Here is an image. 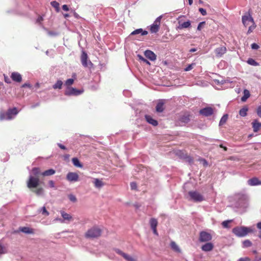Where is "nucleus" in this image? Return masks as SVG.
<instances>
[{
	"instance_id": "obj_11",
	"label": "nucleus",
	"mask_w": 261,
	"mask_h": 261,
	"mask_svg": "<svg viewBox=\"0 0 261 261\" xmlns=\"http://www.w3.org/2000/svg\"><path fill=\"white\" fill-rule=\"evenodd\" d=\"M79 176L75 172H69L66 175V179L70 182H75L79 180Z\"/></svg>"
},
{
	"instance_id": "obj_59",
	"label": "nucleus",
	"mask_w": 261,
	"mask_h": 261,
	"mask_svg": "<svg viewBox=\"0 0 261 261\" xmlns=\"http://www.w3.org/2000/svg\"><path fill=\"white\" fill-rule=\"evenodd\" d=\"M116 253H117L118 254L121 255V256H123V254H125V253L123 252L121 250L117 249L116 250Z\"/></svg>"
},
{
	"instance_id": "obj_5",
	"label": "nucleus",
	"mask_w": 261,
	"mask_h": 261,
	"mask_svg": "<svg viewBox=\"0 0 261 261\" xmlns=\"http://www.w3.org/2000/svg\"><path fill=\"white\" fill-rule=\"evenodd\" d=\"M83 90H79L72 87H67V89L64 92L66 96H77L82 94Z\"/></svg>"
},
{
	"instance_id": "obj_58",
	"label": "nucleus",
	"mask_w": 261,
	"mask_h": 261,
	"mask_svg": "<svg viewBox=\"0 0 261 261\" xmlns=\"http://www.w3.org/2000/svg\"><path fill=\"white\" fill-rule=\"evenodd\" d=\"M57 145L62 149H63V150L67 149V148L64 145H62L61 143H58Z\"/></svg>"
},
{
	"instance_id": "obj_17",
	"label": "nucleus",
	"mask_w": 261,
	"mask_h": 261,
	"mask_svg": "<svg viewBox=\"0 0 261 261\" xmlns=\"http://www.w3.org/2000/svg\"><path fill=\"white\" fill-rule=\"evenodd\" d=\"M11 78L13 81L17 83H20L22 81L21 74L17 72H12L11 75Z\"/></svg>"
},
{
	"instance_id": "obj_8",
	"label": "nucleus",
	"mask_w": 261,
	"mask_h": 261,
	"mask_svg": "<svg viewBox=\"0 0 261 261\" xmlns=\"http://www.w3.org/2000/svg\"><path fill=\"white\" fill-rule=\"evenodd\" d=\"M242 23L243 25L246 27L249 24V22H251L254 23V20L250 14L249 12L246 13L242 17Z\"/></svg>"
},
{
	"instance_id": "obj_13",
	"label": "nucleus",
	"mask_w": 261,
	"mask_h": 261,
	"mask_svg": "<svg viewBox=\"0 0 261 261\" xmlns=\"http://www.w3.org/2000/svg\"><path fill=\"white\" fill-rule=\"evenodd\" d=\"M190 120V115L188 114H185L179 117L178 121L180 125H184L188 123Z\"/></svg>"
},
{
	"instance_id": "obj_46",
	"label": "nucleus",
	"mask_w": 261,
	"mask_h": 261,
	"mask_svg": "<svg viewBox=\"0 0 261 261\" xmlns=\"http://www.w3.org/2000/svg\"><path fill=\"white\" fill-rule=\"evenodd\" d=\"M74 82V80L72 79H69L66 80L65 82V85L67 86V87H70L69 86L73 84Z\"/></svg>"
},
{
	"instance_id": "obj_64",
	"label": "nucleus",
	"mask_w": 261,
	"mask_h": 261,
	"mask_svg": "<svg viewBox=\"0 0 261 261\" xmlns=\"http://www.w3.org/2000/svg\"><path fill=\"white\" fill-rule=\"evenodd\" d=\"M256 226L258 229H261V222L257 223Z\"/></svg>"
},
{
	"instance_id": "obj_25",
	"label": "nucleus",
	"mask_w": 261,
	"mask_h": 261,
	"mask_svg": "<svg viewBox=\"0 0 261 261\" xmlns=\"http://www.w3.org/2000/svg\"><path fill=\"white\" fill-rule=\"evenodd\" d=\"M93 183L97 188H100L104 185L103 182L98 178H95Z\"/></svg>"
},
{
	"instance_id": "obj_34",
	"label": "nucleus",
	"mask_w": 261,
	"mask_h": 261,
	"mask_svg": "<svg viewBox=\"0 0 261 261\" xmlns=\"http://www.w3.org/2000/svg\"><path fill=\"white\" fill-rule=\"evenodd\" d=\"M62 85H63V82L61 80H58V81H57L56 83L53 86V88L54 89H61L62 87Z\"/></svg>"
},
{
	"instance_id": "obj_28",
	"label": "nucleus",
	"mask_w": 261,
	"mask_h": 261,
	"mask_svg": "<svg viewBox=\"0 0 261 261\" xmlns=\"http://www.w3.org/2000/svg\"><path fill=\"white\" fill-rule=\"evenodd\" d=\"M170 246H171V249L173 250H174V251L177 252H180V250L178 246L176 244V243L175 242L172 241L170 243Z\"/></svg>"
},
{
	"instance_id": "obj_1",
	"label": "nucleus",
	"mask_w": 261,
	"mask_h": 261,
	"mask_svg": "<svg viewBox=\"0 0 261 261\" xmlns=\"http://www.w3.org/2000/svg\"><path fill=\"white\" fill-rule=\"evenodd\" d=\"M102 230L97 226H94L89 229L85 234L87 239H97L101 235Z\"/></svg>"
},
{
	"instance_id": "obj_3",
	"label": "nucleus",
	"mask_w": 261,
	"mask_h": 261,
	"mask_svg": "<svg viewBox=\"0 0 261 261\" xmlns=\"http://www.w3.org/2000/svg\"><path fill=\"white\" fill-rule=\"evenodd\" d=\"M18 113V111L16 108L9 109L6 113H2L0 114V119L10 120L12 118V115H16Z\"/></svg>"
},
{
	"instance_id": "obj_60",
	"label": "nucleus",
	"mask_w": 261,
	"mask_h": 261,
	"mask_svg": "<svg viewBox=\"0 0 261 261\" xmlns=\"http://www.w3.org/2000/svg\"><path fill=\"white\" fill-rule=\"evenodd\" d=\"M62 9L63 10L65 11H69V8L68 7L67 5H64L62 6Z\"/></svg>"
},
{
	"instance_id": "obj_37",
	"label": "nucleus",
	"mask_w": 261,
	"mask_h": 261,
	"mask_svg": "<svg viewBox=\"0 0 261 261\" xmlns=\"http://www.w3.org/2000/svg\"><path fill=\"white\" fill-rule=\"evenodd\" d=\"M50 5L52 7L55 8L56 9V10L57 12H59L60 9H59V3L56 1H52L50 3Z\"/></svg>"
},
{
	"instance_id": "obj_44",
	"label": "nucleus",
	"mask_w": 261,
	"mask_h": 261,
	"mask_svg": "<svg viewBox=\"0 0 261 261\" xmlns=\"http://www.w3.org/2000/svg\"><path fill=\"white\" fill-rule=\"evenodd\" d=\"M256 25L254 22V23H252V24L249 27L248 30L247 31V34H250L253 30L256 28Z\"/></svg>"
},
{
	"instance_id": "obj_62",
	"label": "nucleus",
	"mask_w": 261,
	"mask_h": 261,
	"mask_svg": "<svg viewBox=\"0 0 261 261\" xmlns=\"http://www.w3.org/2000/svg\"><path fill=\"white\" fill-rule=\"evenodd\" d=\"M5 82L8 84L11 83V81L8 77H5Z\"/></svg>"
},
{
	"instance_id": "obj_27",
	"label": "nucleus",
	"mask_w": 261,
	"mask_h": 261,
	"mask_svg": "<svg viewBox=\"0 0 261 261\" xmlns=\"http://www.w3.org/2000/svg\"><path fill=\"white\" fill-rule=\"evenodd\" d=\"M158 223L157 220L154 218H151L149 220V224L151 229L156 228Z\"/></svg>"
},
{
	"instance_id": "obj_2",
	"label": "nucleus",
	"mask_w": 261,
	"mask_h": 261,
	"mask_svg": "<svg viewBox=\"0 0 261 261\" xmlns=\"http://www.w3.org/2000/svg\"><path fill=\"white\" fill-rule=\"evenodd\" d=\"M252 229L250 227L245 226H237L234 227L232 232L238 237H244L247 236L249 233L252 232Z\"/></svg>"
},
{
	"instance_id": "obj_7",
	"label": "nucleus",
	"mask_w": 261,
	"mask_h": 261,
	"mask_svg": "<svg viewBox=\"0 0 261 261\" xmlns=\"http://www.w3.org/2000/svg\"><path fill=\"white\" fill-rule=\"evenodd\" d=\"M39 185V179L37 177H34L32 175L29 176L27 182V186L29 189L37 187Z\"/></svg>"
},
{
	"instance_id": "obj_21",
	"label": "nucleus",
	"mask_w": 261,
	"mask_h": 261,
	"mask_svg": "<svg viewBox=\"0 0 261 261\" xmlns=\"http://www.w3.org/2000/svg\"><path fill=\"white\" fill-rule=\"evenodd\" d=\"M252 125L253 131L255 133L257 132L259 130V128L261 127V123L259 122L257 119H255L252 122Z\"/></svg>"
},
{
	"instance_id": "obj_16",
	"label": "nucleus",
	"mask_w": 261,
	"mask_h": 261,
	"mask_svg": "<svg viewBox=\"0 0 261 261\" xmlns=\"http://www.w3.org/2000/svg\"><path fill=\"white\" fill-rule=\"evenodd\" d=\"M177 154L181 158L186 160L187 162H188L190 164H191L193 163V159L190 156H188L186 154H184V152L181 151H179L177 153Z\"/></svg>"
},
{
	"instance_id": "obj_10",
	"label": "nucleus",
	"mask_w": 261,
	"mask_h": 261,
	"mask_svg": "<svg viewBox=\"0 0 261 261\" xmlns=\"http://www.w3.org/2000/svg\"><path fill=\"white\" fill-rule=\"evenodd\" d=\"M214 113V109L211 107H205L199 111V114L203 116H211Z\"/></svg>"
},
{
	"instance_id": "obj_55",
	"label": "nucleus",
	"mask_w": 261,
	"mask_h": 261,
	"mask_svg": "<svg viewBox=\"0 0 261 261\" xmlns=\"http://www.w3.org/2000/svg\"><path fill=\"white\" fill-rule=\"evenodd\" d=\"M251 46L252 49H257L259 48L258 45L255 43H252Z\"/></svg>"
},
{
	"instance_id": "obj_39",
	"label": "nucleus",
	"mask_w": 261,
	"mask_h": 261,
	"mask_svg": "<svg viewBox=\"0 0 261 261\" xmlns=\"http://www.w3.org/2000/svg\"><path fill=\"white\" fill-rule=\"evenodd\" d=\"M252 242L249 240H246L243 242V247L246 248L251 246Z\"/></svg>"
},
{
	"instance_id": "obj_18",
	"label": "nucleus",
	"mask_w": 261,
	"mask_h": 261,
	"mask_svg": "<svg viewBox=\"0 0 261 261\" xmlns=\"http://www.w3.org/2000/svg\"><path fill=\"white\" fill-rule=\"evenodd\" d=\"M140 34H141V35L142 36L146 35L148 34V32L147 31H144L142 29H138L132 32L129 35V37H131L132 36Z\"/></svg>"
},
{
	"instance_id": "obj_22",
	"label": "nucleus",
	"mask_w": 261,
	"mask_h": 261,
	"mask_svg": "<svg viewBox=\"0 0 261 261\" xmlns=\"http://www.w3.org/2000/svg\"><path fill=\"white\" fill-rule=\"evenodd\" d=\"M248 184L250 186H256L261 185V181L259 180L257 178L253 177L248 180Z\"/></svg>"
},
{
	"instance_id": "obj_51",
	"label": "nucleus",
	"mask_w": 261,
	"mask_h": 261,
	"mask_svg": "<svg viewBox=\"0 0 261 261\" xmlns=\"http://www.w3.org/2000/svg\"><path fill=\"white\" fill-rule=\"evenodd\" d=\"M195 65V64H189L185 69V70L186 71H188L191 70L193 68V66Z\"/></svg>"
},
{
	"instance_id": "obj_26",
	"label": "nucleus",
	"mask_w": 261,
	"mask_h": 261,
	"mask_svg": "<svg viewBox=\"0 0 261 261\" xmlns=\"http://www.w3.org/2000/svg\"><path fill=\"white\" fill-rule=\"evenodd\" d=\"M72 162L73 165L75 167L82 168L83 165L81 164L79 161V160L76 158H73L72 159Z\"/></svg>"
},
{
	"instance_id": "obj_20",
	"label": "nucleus",
	"mask_w": 261,
	"mask_h": 261,
	"mask_svg": "<svg viewBox=\"0 0 261 261\" xmlns=\"http://www.w3.org/2000/svg\"><path fill=\"white\" fill-rule=\"evenodd\" d=\"M214 245L212 243H206L201 247V249L205 252L210 251L213 250Z\"/></svg>"
},
{
	"instance_id": "obj_42",
	"label": "nucleus",
	"mask_w": 261,
	"mask_h": 261,
	"mask_svg": "<svg viewBox=\"0 0 261 261\" xmlns=\"http://www.w3.org/2000/svg\"><path fill=\"white\" fill-rule=\"evenodd\" d=\"M40 212H41L44 216H48L49 214V212L46 210L45 206H43L40 208Z\"/></svg>"
},
{
	"instance_id": "obj_35",
	"label": "nucleus",
	"mask_w": 261,
	"mask_h": 261,
	"mask_svg": "<svg viewBox=\"0 0 261 261\" xmlns=\"http://www.w3.org/2000/svg\"><path fill=\"white\" fill-rule=\"evenodd\" d=\"M159 27L158 24H154V23L151 26L150 31L152 33H156L159 31Z\"/></svg>"
},
{
	"instance_id": "obj_30",
	"label": "nucleus",
	"mask_w": 261,
	"mask_h": 261,
	"mask_svg": "<svg viewBox=\"0 0 261 261\" xmlns=\"http://www.w3.org/2000/svg\"><path fill=\"white\" fill-rule=\"evenodd\" d=\"M244 95L241 98V100L242 101H245L250 96V92L247 90L245 89L243 92Z\"/></svg>"
},
{
	"instance_id": "obj_24",
	"label": "nucleus",
	"mask_w": 261,
	"mask_h": 261,
	"mask_svg": "<svg viewBox=\"0 0 261 261\" xmlns=\"http://www.w3.org/2000/svg\"><path fill=\"white\" fill-rule=\"evenodd\" d=\"M19 231L27 234H32L34 233L33 230L28 227H20L19 228Z\"/></svg>"
},
{
	"instance_id": "obj_54",
	"label": "nucleus",
	"mask_w": 261,
	"mask_h": 261,
	"mask_svg": "<svg viewBox=\"0 0 261 261\" xmlns=\"http://www.w3.org/2000/svg\"><path fill=\"white\" fill-rule=\"evenodd\" d=\"M256 113L257 115L261 118V106H258L256 109Z\"/></svg>"
},
{
	"instance_id": "obj_43",
	"label": "nucleus",
	"mask_w": 261,
	"mask_h": 261,
	"mask_svg": "<svg viewBox=\"0 0 261 261\" xmlns=\"http://www.w3.org/2000/svg\"><path fill=\"white\" fill-rule=\"evenodd\" d=\"M232 222V220H226V221H223L222 223V225L223 226V227L224 228H229V224Z\"/></svg>"
},
{
	"instance_id": "obj_41",
	"label": "nucleus",
	"mask_w": 261,
	"mask_h": 261,
	"mask_svg": "<svg viewBox=\"0 0 261 261\" xmlns=\"http://www.w3.org/2000/svg\"><path fill=\"white\" fill-rule=\"evenodd\" d=\"M123 257L127 261H136V260L135 258H134L133 257L126 253L123 254Z\"/></svg>"
},
{
	"instance_id": "obj_33",
	"label": "nucleus",
	"mask_w": 261,
	"mask_h": 261,
	"mask_svg": "<svg viewBox=\"0 0 261 261\" xmlns=\"http://www.w3.org/2000/svg\"><path fill=\"white\" fill-rule=\"evenodd\" d=\"M191 26V22L190 20H188L186 22H184L181 24H179L178 28L179 29H182L184 28H188Z\"/></svg>"
},
{
	"instance_id": "obj_6",
	"label": "nucleus",
	"mask_w": 261,
	"mask_h": 261,
	"mask_svg": "<svg viewBox=\"0 0 261 261\" xmlns=\"http://www.w3.org/2000/svg\"><path fill=\"white\" fill-rule=\"evenodd\" d=\"M81 60L82 65L85 67L90 69L93 66V63L90 60L88 61V55L85 51H82Z\"/></svg>"
},
{
	"instance_id": "obj_40",
	"label": "nucleus",
	"mask_w": 261,
	"mask_h": 261,
	"mask_svg": "<svg viewBox=\"0 0 261 261\" xmlns=\"http://www.w3.org/2000/svg\"><path fill=\"white\" fill-rule=\"evenodd\" d=\"M247 63L252 66H256L259 65L258 63L256 62L254 59L252 58H249L247 60Z\"/></svg>"
},
{
	"instance_id": "obj_45",
	"label": "nucleus",
	"mask_w": 261,
	"mask_h": 261,
	"mask_svg": "<svg viewBox=\"0 0 261 261\" xmlns=\"http://www.w3.org/2000/svg\"><path fill=\"white\" fill-rule=\"evenodd\" d=\"M137 56L140 60L143 61V62L147 64H150L149 62L147 60L145 59L142 56L140 55H138Z\"/></svg>"
},
{
	"instance_id": "obj_38",
	"label": "nucleus",
	"mask_w": 261,
	"mask_h": 261,
	"mask_svg": "<svg viewBox=\"0 0 261 261\" xmlns=\"http://www.w3.org/2000/svg\"><path fill=\"white\" fill-rule=\"evenodd\" d=\"M33 192L35 193L38 196H40L43 194L44 190L42 188H39L37 190H34L32 191Z\"/></svg>"
},
{
	"instance_id": "obj_31",
	"label": "nucleus",
	"mask_w": 261,
	"mask_h": 261,
	"mask_svg": "<svg viewBox=\"0 0 261 261\" xmlns=\"http://www.w3.org/2000/svg\"><path fill=\"white\" fill-rule=\"evenodd\" d=\"M32 173L34 176V177H37L39 178L40 175H41L42 173H41L40 169L39 168L34 167L32 169Z\"/></svg>"
},
{
	"instance_id": "obj_57",
	"label": "nucleus",
	"mask_w": 261,
	"mask_h": 261,
	"mask_svg": "<svg viewBox=\"0 0 261 261\" xmlns=\"http://www.w3.org/2000/svg\"><path fill=\"white\" fill-rule=\"evenodd\" d=\"M49 186L50 188L55 187V183L53 180H49L48 182Z\"/></svg>"
},
{
	"instance_id": "obj_9",
	"label": "nucleus",
	"mask_w": 261,
	"mask_h": 261,
	"mask_svg": "<svg viewBox=\"0 0 261 261\" xmlns=\"http://www.w3.org/2000/svg\"><path fill=\"white\" fill-rule=\"evenodd\" d=\"M212 235L206 231H202L200 232L199 234V240L201 242H208L212 240Z\"/></svg>"
},
{
	"instance_id": "obj_63",
	"label": "nucleus",
	"mask_w": 261,
	"mask_h": 261,
	"mask_svg": "<svg viewBox=\"0 0 261 261\" xmlns=\"http://www.w3.org/2000/svg\"><path fill=\"white\" fill-rule=\"evenodd\" d=\"M43 20V18L42 16H39L37 19V22H39V23H40Z\"/></svg>"
},
{
	"instance_id": "obj_23",
	"label": "nucleus",
	"mask_w": 261,
	"mask_h": 261,
	"mask_svg": "<svg viewBox=\"0 0 261 261\" xmlns=\"http://www.w3.org/2000/svg\"><path fill=\"white\" fill-rule=\"evenodd\" d=\"M145 117L146 121L149 123L154 126L158 125V121L156 120L153 119L150 116L146 115Z\"/></svg>"
},
{
	"instance_id": "obj_4",
	"label": "nucleus",
	"mask_w": 261,
	"mask_h": 261,
	"mask_svg": "<svg viewBox=\"0 0 261 261\" xmlns=\"http://www.w3.org/2000/svg\"><path fill=\"white\" fill-rule=\"evenodd\" d=\"M188 194L190 196V200L195 202H200L204 200V197L197 191H189Z\"/></svg>"
},
{
	"instance_id": "obj_15",
	"label": "nucleus",
	"mask_w": 261,
	"mask_h": 261,
	"mask_svg": "<svg viewBox=\"0 0 261 261\" xmlns=\"http://www.w3.org/2000/svg\"><path fill=\"white\" fill-rule=\"evenodd\" d=\"M144 55L147 58L152 61H155L156 59V56L155 54L152 51L150 50H145L144 52Z\"/></svg>"
},
{
	"instance_id": "obj_12",
	"label": "nucleus",
	"mask_w": 261,
	"mask_h": 261,
	"mask_svg": "<svg viewBox=\"0 0 261 261\" xmlns=\"http://www.w3.org/2000/svg\"><path fill=\"white\" fill-rule=\"evenodd\" d=\"M60 213L63 219L59 218L56 219V220H59L61 223L64 222V221L65 220L68 221H70L72 220V217L70 215L65 213L64 211H61Z\"/></svg>"
},
{
	"instance_id": "obj_53",
	"label": "nucleus",
	"mask_w": 261,
	"mask_h": 261,
	"mask_svg": "<svg viewBox=\"0 0 261 261\" xmlns=\"http://www.w3.org/2000/svg\"><path fill=\"white\" fill-rule=\"evenodd\" d=\"M130 188H131L132 190H136L137 189V184L136 182H132L130 184Z\"/></svg>"
},
{
	"instance_id": "obj_48",
	"label": "nucleus",
	"mask_w": 261,
	"mask_h": 261,
	"mask_svg": "<svg viewBox=\"0 0 261 261\" xmlns=\"http://www.w3.org/2000/svg\"><path fill=\"white\" fill-rule=\"evenodd\" d=\"M205 24V21L200 22L197 27V30L200 31Z\"/></svg>"
},
{
	"instance_id": "obj_61",
	"label": "nucleus",
	"mask_w": 261,
	"mask_h": 261,
	"mask_svg": "<svg viewBox=\"0 0 261 261\" xmlns=\"http://www.w3.org/2000/svg\"><path fill=\"white\" fill-rule=\"evenodd\" d=\"M22 88H25V87H28V88H31V85L29 84V83H24V84H23L21 86Z\"/></svg>"
},
{
	"instance_id": "obj_32",
	"label": "nucleus",
	"mask_w": 261,
	"mask_h": 261,
	"mask_svg": "<svg viewBox=\"0 0 261 261\" xmlns=\"http://www.w3.org/2000/svg\"><path fill=\"white\" fill-rule=\"evenodd\" d=\"M228 114H224L220 119V121L219 124V126H222V125H224L226 122V121L228 119Z\"/></svg>"
},
{
	"instance_id": "obj_49",
	"label": "nucleus",
	"mask_w": 261,
	"mask_h": 261,
	"mask_svg": "<svg viewBox=\"0 0 261 261\" xmlns=\"http://www.w3.org/2000/svg\"><path fill=\"white\" fill-rule=\"evenodd\" d=\"M162 17V16H160L158 17H157L156 19H155V20L154 21V23L156 24L159 26H160Z\"/></svg>"
},
{
	"instance_id": "obj_50",
	"label": "nucleus",
	"mask_w": 261,
	"mask_h": 261,
	"mask_svg": "<svg viewBox=\"0 0 261 261\" xmlns=\"http://www.w3.org/2000/svg\"><path fill=\"white\" fill-rule=\"evenodd\" d=\"M6 248L5 247L0 245V254H4L6 253Z\"/></svg>"
},
{
	"instance_id": "obj_56",
	"label": "nucleus",
	"mask_w": 261,
	"mask_h": 261,
	"mask_svg": "<svg viewBox=\"0 0 261 261\" xmlns=\"http://www.w3.org/2000/svg\"><path fill=\"white\" fill-rule=\"evenodd\" d=\"M238 261H250V259L248 257H242L240 258Z\"/></svg>"
},
{
	"instance_id": "obj_36",
	"label": "nucleus",
	"mask_w": 261,
	"mask_h": 261,
	"mask_svg": "<svg viewBox=\"0 0 261 261\" xmlns=\"http://www.w3.org/2000/svg\"><path fill=\"white\" fill-rule=\"evenodd\" d=\"M248 108L247 107H243L242 108L240 111L239 114L240 116L242 117H245L247 115V112L248 111Z\"/></svg>"
},
{
	"instance_id": "obj_19",
	"label": "nucleus",
	"mask_w": 261,
	"mask_h": 261,
	"mask_svg": "<svg viewBox=\"0 0 261 261\" xmlns=\"http://www.w3.org/2000/svg\"><path fill=\"white\" fill-rule=\"evenodd\" d=\"M164 100H163V99L160 100L155 107L156 112H159V113L163 112V111L164 110Z\"/></svg>"
},
{
	"instance_id": "obj_52",
	"label": "nucleus",
	"mask_w": 261,
	"mask_h": 261,
	"mask_svg": "<svg viewBox=\"0 0 261 261\" xmlns=\"http://www.w3.org/2000/svg\"><path fill=\"white\" fill-rule=\"evenodd\" d=\"M199 11L201 13V14L203 16H205L207 14L206 10L203 8H199Z\"/></svg>"
},
{
	"instance_id": "obj_29",
	"label": "nucleus",
	"mask_w": 261,
	"mask_h": 261,
	"mask_svg": "<svg viewBox=\"0 0 261 261\" xmlns=\"http://www.w3.org/2000/svg\"><path fill=\"white\" fill-rule=\"evenodd\" d=\"M56 171L53 169H49L42 173L41 175L43 176H50L54 174Z\"/></svg>"
},
{
	"instance_id": "obj_47",
	"label": "nucleus",
	"mask_w": 261,
	"mask_h": 261,
	"mask_svg": "<svg viewBox=\"0 0 261 261\" xmlns=\"http://www.w3.org/2000/svg\"><path fill=\"white\" fill-rule=\"evenodd\" d=\"M68 198H69V199L72 202H75L76 201V198L75 197V196L74 195H73L72 194H70L68 196Z\"/></svg>"
},
{
	"instance_id": "obj_14",
	"label": "nucleus",
	"mask_w": 261,
	"mask_h": 261,
	"mask_svg": "<svg viewBox=\"0 0 261 261\" xmlns=\"http://www.w3.org/2000/svg\"><path fill=\"white\" fill-rule=\"evenodd\" d=\"M226 51V48L224 46L217 47L215 50L216 57H221Z\"/></svg>"
}]
</instances>
